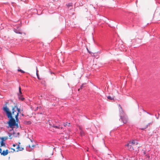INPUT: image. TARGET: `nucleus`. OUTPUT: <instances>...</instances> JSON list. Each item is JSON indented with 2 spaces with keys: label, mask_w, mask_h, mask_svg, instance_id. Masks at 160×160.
Returning a JSON list of instances; mask_svg holds the SVG:
<instances>
[{
  "label": "nucleus",
  "mask_w": 160,
  "mask_h": 160,
  "mask_svg": "<svg viewBox=\"0 0 160 160\" xmlns=\"http://www.w3.org/2000/svg\"><path fill=\"white\" fill-rule=\"evenodd\" d=\"M2 109L6 113L8 118L9 119V120L8 123L9 126L11 127L12 125L15 124V119L13 118L11 112L7 106L3 107Z\"/></svg>",
  "instance_id": "nucleus-1"
},
{
  "label": "nucleus",
  "mask_w": 160,
  "mask_h": 160,
  "mask_svg": "<svg viewBox=\"0 0 160 160\" xmlns=\"http://www.w3.org/2000/svg\"><path fill=\"white\" fill-rule=\"evenodd\" d=\"M2 109L6 113L8 118L9 119V120L8 123L9 126L11 127L12 125L15 124V119L13 118L11 112L7 106L3 107Z\"/></svg>",
  "instance_id": "nucleus-2"
},
{
  "label": "nucleus",
  "mask_w": 160,
  "mask_h": 160,
  "mask_svg": "<svg viewBox=\"0 0 160 160\" xmlns=\"http://www.w3.org/2000/svg\"><path fill=\"white\" fill-rule=\"evenodd\" d=\"M119 107L120 108L119 112L120 114L119 115L120 117V119L122 121L123 123H126L128 122V118L125 115L123 111H122V108L121 107V106L119 105Z\"/></svg>",
  "instance_id": "nucleus-3"
},
{
  "label": "nucleus",
  "mask_w": 160,
  "mask_h": 160,
  "mask_svg": "<svg viewBox=\"0 0 160 160\" xmlns=\"http://www.w3.org/2000/svg\"><path fill=\"white\" fill-rule=\"evenodd\" d=\"M18 116L17 115L15 116V124L11 126V127L13 126H15L17 128H18L19 127L18 123H19V121L18 118Z\"/></svg>",
  "instance_id": "nucleus-4"
},
{
  "label": "nucleus",
  "mask_w": 160,
  "mask_h": 160,
  "mask_svg": "<svg viewBox=\"0 0 160 160\" xmlns=\"http://www.w3.org/2000/svg\"><path fill=\"white\" fill-rule=\"evenodd\" d=\"M138 144V142H137L135 140H133L132 141H130L129 143H128L127 145L129 147V146H131L132 145L134 144Z\"/></svg>",
  "instance_id": "nucleus-5"
},
{
  "label": "nucleus",
  "mask_w": 160,
  "mask_h": 160,
  "mask_svg": "<svg viewBox=\"0 0 160 160\" xmlns=\"http://www.w3.org/2000/svg\"><path fill=\"white\" fill-rule=\"evenodd\" d=\"M16 111L17 110L18 111V112L17 113V114L16 115L18 116L19 114L21 113V112L22 111H23L22 110H21L19 108H18V107L16 106Z\"/></svg>",
  "instance_id": "nucleus-6"
},
{
  "label": "nucleus",
  "mask_w": 160,
  "mask_h": 160,
  "mask_svg": "<svg viewBox=\"0 0 160 160\" xmlns=\"http://www.w3.org/2000/svg\"><path fill=\"white\" fill-rule=\"evenodd\" d=\"M14 32L17 33H19L20 34H22V32L19 30V28H18L17 29L14 28Z\"/></svg>",
  "instance_id": "nucleus-7"
},
{
  "label": "nucleus",
  "mask_w": 160,
  "mask_h": 160,
  "mask_svg": "<svg viewBox=\"0 0 160 160\" xmlns=\"http://www.w3.org/2000/svg\"><path fill=\"white\" fill-rule=\"evenodd\" d=\"M8 153V150L7 149L6 151L3 150V152L1 153V155H3L4 156H5L7 155Z\"/></svg>",
  "instance_id": "nucleus-8"
},
{
  "label": "nucleus",
  "mask_w": 160,
  "mask_h": 160,
  "mask_svg": "<svg viewBox=\"0 0 160 160\" xmlns=\"http://www.w3.org/2000/svg\"><path fill=\"white\" fill-rule=\"evenodd\" d=\"M16 106H15L12 108V112H11L12 115H14L15 112L16 111Z\"/></svg>",
  "instance_id": "nucleus-9"
},
{
  "label": "nucleus",
  "mask_w": 160,
  "mask_h": 160,
  "mask_svg": "<svg viewBox=\"0 0 160 160\" xmlns=\"http://www.w3.org/2000/svg\"><path fill=\"white\" fill-rule=\"evenodd\" d=\"M18 94V98L19 99L21 100L22 101H23L24 99V98L22 97V95H19V94Z\"/></svg>",
  "instance_id": "nucleus-10"
},
{
  "label": "nucleus",
  "mask_w": 160,
  "mask_h": 160,
  "mask_svg": "<svg viewBox=\"0 0 160 160\" xmlns=\"http://www.w3.org/2000/svg\"><path fill=\"white\" fill-rule=\"evenodd\" d=\"M17 148H18V150H17V151L18 152L19 150L21 151H22L23 149V148L22 147H20L19 145H18V146H17Z\"/></svg>",
  "instance_id": "nucleus-11"
},
{
  "label": "nucleus",
  "mask_w": 160,
  "mask_h": 160,
  "mask_svg": "<svg viewBox=\"0 0 160 160\" xmlns=\"http://www.w3.org/2000/svg\"><path fill=\"white\" fill-rule=\"evenodd\" d=\"M67 7L70 10H71L72 8V4L71 3H69L67 5Z\"/></svg>",
  "instance_id": "nucleus-12"
},
{
  "label": "nucleus",
  "mask_w": 160,
  "mask_h": 160,
  "mask_svg": "<svg viewBox=\"0 0 160 160\" xmlns=\"http://www.w3.org/2000/svg\"><path fill=\"white\" fill-rule=\"evenodd\" d=\"M53 127L55 128H62V127L60 126V125L59 126H55V125H53Z\"/></svg>",
  "instance_id": "nucleus-13"
},
{
  "label": "nucleus",
  "mask_w": 160,
  "mask_h": 160,
  "mask_svg": "<svg viewBox=\"0 0 160 160\" xmlns=\"http://www.w3.org/2000/svg\"><path fill=\"white\" fill-rule=\"evenodd\" d=\"M5 146V143L4 142H3V141H1V147L2 146Z\"/></svg>",
  "instance_id": "nucleus-14"
},
{
  "label": "nucleus",
  "mask_w": 160,
  "mask_h": 160,
  "mask_svg": "<svg viewBox=\"0 0 160 160\" xmlns=\"http://www.w3.org/2000/svg\"><path fill=\"white\" fill-rule=\"evenodd\" d=\"M19 93L18 94H19V95H22V92H21V87L20 86L19 87Z\"/></svg>",
  "instance_id": "nucleus-15"
},
{
  "label": "nucleus",
  "mask_w": 160,
  "mask_h": 160,
  "mask_svg": "<svg viewBox=\"0 0 160 160\" xmlns=\"http://www.w3.org/2000/svg\"><path fill=\"white\" fill-rule=\"evenodd\" d=\"M70 125V123H68V122H66L64 124V126L65 127H66L67 126H69V125Z\"/></svg>",
  "instance_id": "nucleus-16"
},
{
  "label": "nucleus",
  "mask_w": 160,
  "mask_h": 160,
  "mask_svg": "<svg viewBox=\"0 0 160 160\" xmlns=\"http://www.w3.org/2000/svg\"><path fill=\"white\" fill-rule=\"evenodd\" d=\"M7 138H1V141H3V142H4L5 140L7 139Z\"/></svg>",
  "instance_id": "nucleus-17"
},
{
  "label": "nucleus",
  "mask_w": 160,
  "mask_h": 160,
  "mask_svg": "<svg viewBox=\"0 0 160 160\" xmlns=\"http://www.w3.org/2000/svg\"><path fill=\"white\" fill-rule=\"evenodd\" d=\"M107 98H108V99H109V100H113V98L111 97L110 96H108L107 97Z\"/></svg>",
  "instance_id": "nucleus-18"
},
{
  "label": "nucleus",
  "mask_w": 160,
  "mask_h": 160,
  "mask_svg": "<svg viewBox=\"0 0 160 160\" xmlns=\"http://www.w3.org/2000/svg\"><path fill=\"white\" fill-rule=\"evenodd\" d=\"M152 123H148L147 125V126H146V127H145V128H142L141 129L142 130H144V129H145V128H148V126H149L150 124H151Z\"/></svg>",
  "instance_id": "nucleus-19"
},
{
  "label": "nucleus",
  "mask_w": 160,
  "mask_h": 160,
  "mask_svg": "<svg viewBox=\"0 0 160 160\" xmlns=\"http://www.w3.org/2000/svg\"><path fill=\"white\" fill-rule=\"evenodd\" d=\"M34 147H35V145H33L31 147L30 145H29V147L30 148H31L32 149H33L34 148Z\"/></svg>",
  "instance_id": "nucleus-20"
},
{
  "label": "nucleus",
  "mask_w": 160,
  "mask_h": 160,
  "mask_svg": "<svg viewBox=\"0 0 160 160\" xmlns=\"http://www.w3.org/2000/svg\"><path fill=\"white\" fill-rule=\"evenodd\" d=\"M18 71H20L22 73H23L24 72L23 71V70H22L21 69H18Z\"/></svg>",
  "instance_id": "nucleus-21"
},
{
  "label": "nucleus",
  "mask_w": 160,
  "mask_h": 160,
  "mask_svg": "<svg viewBox=\"0 0 160 160\" xmlns=\"http://www.w3.org/2000/svg\"><path fill=\"white\" fill-rule=\"evenodd\" d=\"M81 135V136H82L84 135V132L83 131H81L80 132Z\"/></svg>",
  "instance_id": "nucleus-22"
},
{
  "label": "nucleus",
  "mask_w": 160,
  "mask_h": 160,
  "mask_svg": "<svg viewBox=\"0 0 160 160\" xmlns=\"http://www.w3.org/2000/svg\"><path fill=\"white\" fill-rule=\"evenodd\" d=\"M21 115L23 116H24V115L23 114V112L22 113V112H21V113H20Z\"/></svg>",
  "instance_id": "nucleus-23"
},
{
  "label": "nucleus",
  "mask_w": 160,
  "mask_h": 160,
  "mask_svg": "<svg viewBox=\"0 0 160 160\" xmlns=\"http://www.w3.org/2000/svg\"><path fill=\"white\" fill-rule=\"evenodd\" d=\"M2 149L1 148H0V153H1L2 152Z\"/></svg>",
  "instance_id": "nucleus-24"
},
{
  "label": "nucleus",
  "mask_w": 160,
  "mask_h": 160,
  "mask_svg": "<svg viewBox=\"0 0 160 160\" xmlns=\"http://www.w3.org/2000/svg\"><path fill=\"white\" fill-rule=\"evenodd\" d=\"M38 72V71H37V73H36V74H37V77H38V72Z\"/></svg>",
  "instance_id": "nucleus-25"
},
{
  "label": "nucleus",
  "mask_w": 160,
  "mask_h": 160,
  "mask_svg": "<svg viewBox=\"0 0 160 160\" xmlns=\"http://www.w3.org/2000/svg\"><path fill=\"white\" fill-rule=\"evenodd\" d=\"M147 157L148 158H149V156L148 155H147Z\"/></svg>",
  "instance_id": "nucleus-26"
},
{
  "label": "nucleus",
  "mask_w": 160,
  "mask_h": 160,
  "mask_svg": "<svg viewBox=\"0 0 160 160\" xmlns=\"http://www.w3.org/2000/svg\"><path fill=\"white\" fill-rule=\"evenodd\" d=\"M143 154H146V152L145 151L143 152Z\"/></svg>",
  "instance_id": "nucleus-27"
},
{
  "label": "nucleus",
  "mask_w": 160,
  "mask_h": 160,
  "mask_svg": "<svg viewBox=\"0 0 160 160\" xmlns=\"http://www.w3.org/2000/svg\"><path fill=\"white\" fill-rule=\"evenodd\" d=\"M16 145H15V144H13V147H15V146H16Z\"/></svg>",
  "instance_id": "nucleus-28"
},
{
  "label": "nucleus",
  "mask_w": 160,
  "mask_h": 160,
  "mask_svg": "<svg viewBox=\"0 0 160 160\" xmlns=\"http://www.w3.org/2000/svg\"><path fill=\"white\" fill-rule=\"evenodd\" d=\"M20 144V142H18V145H19Z\"/></svg>",
  "instance_id": "nucleus-29"
},
{
  "label": "nucleus",
  "mask_w": 160,
  "mask_h": 160,
  "mask_svg": "<svg viewBox=\"0 0 160 160\" xmlns=\"http://www.w3.org/2000/svg\"><path fill=\"white\" fill-rule=\"evenodd\" d=\"M82 86H81V88H81L80 89H81L82 88Z\"/></svg>",
  "instance_id": "nucleus-30"
},
{
  "label": "nucleus",
  "mask_w": 160,
  "mask_h": 160,
  "mask_svg": "<svg viewBox=\"0 0 160 160\" xmlns=\"http://www.w3.org/2000/svg\"><path fill=\"white\" fill-rule=\"evenodd\" d=\"M39 79V76H38V77H37Z\"/></svg>",
  "instance_id": "nucleus-31"
},
{
  "label": "nucleus",
  "mask_w": 160,
  "mask_h": 160,
  "mask_svg": "<svg viewBox=\"0 0 160 160\" xmlns=\"http://www.w3.org/2000/svg\"><path fill=\"white\" fill-rule=\"evenodd\" d=\"M11 135H9V137H10L11 136Z\"/></svg>",
  "instance_id": "nucleus-32"
},
{
  "label": "nucleus",
  "mask_w": 160,
  "mask_h": 160,
  "mask_svg": "<svg viewBox=\"0 0 160 160\" xmlns=\"http://www.w3.org/2000/svg\"><path fill=\"white\" fill-rule=\"evenodd\" d=\"M146 112L147 113V112ZM147 113H148V114H150V113H149L147 112Z\"/></svg>",
  "instance_id": "nucleus-33"
},
{
  "label": "nucleus",
  "mask_w": 160,
  "mask_h": 160,
  "mask_svg": "<svg viewBox=\"0 0 160 160\" xmlns=\"http://www.w3.org/2000/svg\"><path fill=\"white\" fill-rule=\"evenodd\" d=\"M18 135H19V133H18Z\"/></svg>",
  "instance_id": "nucleus-34"
},
{
  "label": "nucleus",
  "mask_w": 160,
  "mask_h": 160,
  "mask_svg": "<svg viewBox=\"0 0 160 160\" xmlns=\"http://www.w3.org/2000/svg\"><path fill=\"white\" fill-rule=\"evenodd\" d=\"M80 89H78V91H79Z\"/></svg>",
  "instance_id": "nucleus-35"
}]
</instances>
